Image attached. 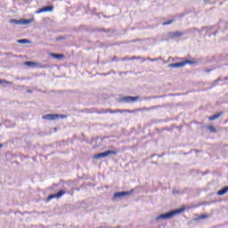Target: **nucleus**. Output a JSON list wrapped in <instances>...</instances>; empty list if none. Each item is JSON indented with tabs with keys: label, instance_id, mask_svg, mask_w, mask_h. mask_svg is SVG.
I'll return each instance as SVG.
<instances>
[{
	"label": "nucleus",
	"instance_id": "nucleus-7",
	"mask_svg": "<svg viewBox=\"0 0 228 228\" xmlns=\"http://www.w3.org/2000/svg\"><path fill=\"white\" fill-rule=\"evenodd\" d=\"M188 32L186 31H175V32H168L167 37L168 38H171V40H174V38H181V37H183V35H186Z\"/></svg>",
	"mask_w": 228,
	"mask_h": 228
},
{
	"label": "nucleus",
	"instance_id": "nucleus-39",
	"mask_svg": "<svg viewBox=\"0 0 228 228\" xmlns=\"http://www.w3.org/2000/svg\"><path fill=\"white\" fill-rule=\"evenodd\" d=\"M117 57H114V58H112L111 59V61H115V59H116Z\"/></svg>",
	"mask_w": 228,
	"mask_h": 228
},
{
	"label": "nucleus",
	"instance_id": "nucleus-25",
	"mask_svg": "<svg viewBox=\"0 0 228 228\" xmlns=\"http://www.w3.org/2000/svg\"><path fill=\"white\" fill-rule=\"evenodd\" d=\"M0 85H12V82L4 80V79H1Z\"/></svg>",
	"mask_w": 228,
	"mask_h": 228
},
{
	"label": "nucleus",
	"instance_id": "nucleus-18",
	"mask_svg": "<svg viewBox=\"0 0 228 228\" xmlns=\"http://www.w3.org/2000/svg\"><path fill=\"white\" fill-rule=\"evenodd\" d=\"M200 33V35L202 33V31H200L199 28H189L186 33H195V32Z\"/></svg>",
	"mask_w": 228,
	"mask_h": 228
},
{
	"label": "nucleus",
	"instance_id": "nucleus-34",
	"mask_svg": "<svg viewBox=\"0 0 228 228\" xmlns=\"http://www.w3.org/2000/svg\"><path fill=\"white\" fill-rule=\"evenodd\" d=\"M216 81H217V82H219V81H224V79H222V77H219V78H217Z\"/></svg>",
	"mask_w": 228,
	"mask_h": 228
},
{
	"label": "nucleus",
	"instance_id": "nucleus-11",
	"mask_svg": "<svg viewBox=\"0 0 228 228\" xmlns=\"http://www.w3.org/2000/svg\"><path fill=\"white\" fill-rule=\"evenodd\" d=\"M31 22H35V18L29 20L21 19V26H28V24H31Z\"/></svg>",
	"mask_w": 228,
	"mask_h": 228
},
{
	"label": "nucleus",
	"instance_id": "nucleus-10",
	"mask_svg": "<svg viewBox=\"0 0 228 228\" xmlns=\"http://www.w3.org/2000/svg\"><path fill=\"white\" fill-rule=\"evenodd\" d=\"M211 29H213V27H208V28H206V27H203L202 28V31H206L208 37H212V35H214V37H216V33L217 31H215L214 33H211Z\"/></svg>",
	"mask_w": 228,
	"mask_h": 228
},
{
	"label": "nucleus",
	"instance_id": "nucleus-28",
	"mask_svg": "<svg viewBox=\"0 0 228 228\" xmlns=\"http://www.w3.org/2000/svg\"><path fill=\"white\" fill-rule=\"evenodd\" d=\"M147 60H148L149 61L154 62V61H158L159 59H158V58L151 59V57H148Z\"/></svg>",
	"mask_w": 228,
	"mask_h": 228
},
{
	"label": "nucleus",
	"instance_id": "nucleus-37",
	"mask_svg": "<svg viewBox=\"0 0 228 228\" xmlns=\"http://www.w3.org/2000/svg\"><path fill=\"white\" fill-rule=\"evenodd\" d=\"M135 60H142V57H136Z\"/></svg>",
	"mask_w": 228,
	"mask_h": 228
},
{
	"label": "nucleus",
	"instance_id": "nucleus-33",
	"mask_svg": "<svg viewBox=\"0 0 228 228\" xmlns=\"http://www.w3.org/2000/svg\"><path fill=\"white\" fill-rule=\"evenodd\" d=\"M144 111H151V110H149V108H143Z\"/></svg>",
	"mask_w": 228,
	"mask_h": 228
},
{
	"label": "nucleus",
	"instance_id": "nucleus-14",
	"mask_svg": "<svg viewBox=\"0 0 228 228\" xmlns=\"http://www.w3.org/2000/svg\"><path fill=\"white\" fill-rule=\"evenodd\" d=\"M52 58H54L55 60H61V58H65L64 54H60V53H50Z\"/></svg>",
	"mask_w": 228,
	"mask_h": 228
},
{
	"label": "nucleus",
	"instance_id": "nucleus-24",
	"mask_svg": "<svg viewBox=\"0 0 228 228\" xmlns=\"http://www.w3.org/2000/svg\"><path fill=\"white\" fill-rule=\"evenodd\" d=\"M130 102H135V101H138L140 99V96H129Z\"/></svg>",
	"mask_w": 228,
	"mask_h": 228
},
{
	"label": "nucleus",
	"instance_id": "nucleus-41",
	"mask_svg": "<svg viewBox=\"0 0 228 228\" xmlns=\"http://www.w3.org/2000/svg\"><path fill=\"white\" fill-rule=\"evenodd\" d=\"M3 147V144L0 143V149Z\"/></svg>",
	"mask_w": 228,
	"mask_h": 228
},
{
	"label": "nucleus",
	"instance_id": "nucleus-23",
	"mask_svg": "<svg viewBox=\"0 0 228 228\" xmlns=\"http://www.w3.org/2000/svg\"><path fill=\"white\" fill-rule=\"evenodd\" d=\"M18 44H30L31 42L28 39H19L17 40Z\"/></svg>",
	"mask_w": 228,
	"mask_h": 228
},
{
	"label": "nucleus",
	"instance_id": "nucleus-40",
	"mask_svg": "<svg viewBox=\"0 0 228 228\" xmlns=\"http://www.w3.org/2000/svg\"><path fill=\"white\" fill-rule=\"evenodd\" d=\"M43 69H47V66H43Z\"/></svg>",
	"mask_w": 228,
	"mask_h": 228
},
{
	"label": "nucleus",
	"instance_id": "nucleus-19",
	"mask_svg": "<svg viewBox=\"0 0 228 228\" xmlns=\"http://www.w3.org/2000/svg\"><path fill=\"white\" fill-rule=\"evenodd\" d=\"M204 218H208V215H200V216H198V217H195L194 218V221L195 222H199V221H200V220H204Z\"/></svg>",
	"mask_w": 228,
	"mask_h": 228
},
{
	"label": "nucleus",
	"instance_id": "nucleus-6",
	"mask_svg": "<svg viewBox=\"0 0 228 228\" xmlns=\"http://www.w3.org/2000/svg\"><path fill=\"white\" fill-rule=\"evenodd\" d=\"M117 156L118 154V151H107L104 152L98 153L96 155H94V159H101V158H107V156L110 155Z\"/></svg>",
	"mask_w": 228,
	"mask_h": 228
},
{
	"label": "nucleus",
	"instance_id": "nucleus-5",
	"mask_svg": "<svg viewBox=\"0 0 228 228\" xmlns=\"http://www.w3.org/2000/svg\"><path fill=\"white\" fill-rule=\"evenodd\" d=\"M43 120H59V118H67L63 114H46L42 116Z\"/></svg>",
	"mask_w": 228,
	"mask_h": 228
},
{
	"label": "nucleus",
	"instance_id": "nucleus-32",
	"mask_svg": "<svg viewBox=\"0 0 228 228\" xmlns=\"http://www.w3.org/2000/svg\"><path fill=\"white\" fill-rule=\"evenodd\" d=\"M56 40H57V42H59V40H63V37H59L56 38Z\"/></svg>",
	"mask_w": 228,
	"mask_h": 228
},
{
	"label": "nucleus",
	"instance_id": "nucleus-35",
	"mask_svg": "<svg viewBox=\"0 0 228 228\" xmlns=\"http://www.w3.org/2000/svg\"><path fill=\"white\" fill-rule=\"evenodd\" d=\"M223 81H228V77H225Z\"/></svg>",
	"mask_w": 228,
	"mask_h": 228
},
{
	"label": "nucleus",
	"instance_id": "nucleus-42",
	"mask_svg": "<svg viewBox=\"0 0 228 228\" xmlns=\"http://www.w3.org/2000/svg\"><path fill=\"white\" fill-rule=\"evenodd\" d=\"M144 99H151V97H146V98H144Z\"/></svg>",
	"mask_w": 228,
	"mask_h": 228
},
{
	"label": "nucleus",
	"instance_id": "nucleus-15",
	"mask_svg": "<svg viewBox=\"0 0 228 228\" xmlns=\"http://www.w3.org/2000/svg\"><path fill=\"white\" fill-rule=\"evenodd\" d=\"M97 31H103V33H115L114 28H98Z\"/></svg>",
	"mask_w": 228,
	"mask_h": 228
},
{
	"label": "nucleus",
	"instance_id": "nucleus-16",
	"mask_svg": "<svg viewBox=\"0 0 228 228\" xmlns=\"http://www.w3.org/2000/svg\"><path fill=\"white\" fill-rule=\"evenodd\" d=\"M5 127H15V122H12L10 119L5 120Z\"/></svg>",
	"mask_w": 228,
	"mask_h": 228
},
{
	"label": "nucleus",
	"instance_id": "nucleus-26",
	"mask_svg": "<svg viewBox=\"0 0 228 228\" xmlns=\"http://www.w3.org/2000/svg\"><path fill=\"white\" fill-rule=\"evenodd\" d=\"M172 22H174V20H167L166 22H163L162 24H163V26H168V25L172 24Z\"/></svg>",
	"mask_w": 228,
	"mask_h": 228
},
{
	"label": "nucleus",
	"instance_id": "nucleus-13",
	"mask_svg": "<svg viewBox=\"0 0 228 228\" xmlns=\"http://www.w3.org/2000/svg\"><path fill=\"white\" fill-rule=\"evenodd\" d=\"M9 22L10 24H15L16 26H22V20L11 19Z\"/></svg>",
	"mask_w": 228,
	"mask_h": 228
},
{
	"label": "nucleus",
	"instance_id": "nucleus-8",
	"mask_svg": "<svg viewBox=\"0 0 228 228\" xmlns=\"http://www.w3.org/2000/svg\"><path fill=\"white\" fill-rule=\"evenodd\" d=\"M65 193H67L65 191H59L55 194H51L47 197L46 202H50V200H53V199H61Z\"/></svg>",
	"mask_w": 228,
	"mask_h": 228
},
{
	"label": "nucleus",
	"instance_id": "nucleus-45",
	"mask_svg": "<svg viewBox=\"0 0 228 228\" xmlns=\"http://www.w3.org/2000/svg\"><path fill=\"white\" fill-rule=\"evenodd\" d=\"M2 124L0 123V127H1Z\"/></svg>",
	"mask_w": 228,
	"mask_h": 228
},
{
	"label": "nucleus",
	"instance_id": "nucleus-20",
	"mask_svg": "<svg viewBox=\"0 0 228 228\" xmlns=\"http://www.w3.org/2000/svg\"><path fill=\"white\" fill-rule=\"evenodd\" d=\"M119 102H130L129 96H123L119 99Z\"/></svg>",
	"mask_w": 228,
	"mask_h": 228
},
{
	"label": "nucleus",
	"instance_id": "nucleus-38",
	"mask_svg": "<svg viewBox=\"0 0 228 228\" xmlns=\"http://www.w3.org/2000/svg\"><path fill=\"white\" fill-rule=\"evenodd\" d=\"M204 3H209V0H203Z\"/></svg>",
	"mask_w": 228,
	"mask_h": 228
},
{
	"label": "nucleus",
	"instance_id": "nucleus-2",
	"mask_svg": "<svg viewBox=\"0 0 228 228\" xmlns=\"http://www.w3.org/2000/svg\"><path fill=\"white\" fill-rule=\"evenodd\" d=\"M197 61H190V60H185L181 62H176V63H171L168 64V68L169 69H181L183 67H184V65H197Z\"/></svg>",
	"mask_w": 228,
	"mask_h": 228
},
{
	"label": "nucleus",
	"instance_id": "nucleus-36",
	"mask_svg": "<svg viewBox=\"0 0 228 228\" xmlns=\"http://www.w3.org/2000/svg\"><path fill=\"white\" fill-rule=\"evenodd\" d=\"M130 60H136V57L133 56L132 58H130Z\"/></svg>",
	"mask_w": 228,
	"mask_h": 228
},
{
	"label": "nucleus",
	"instance_id": "nucleus-44",
	"mask_svg": "<svg viewBox=\"0 0 228 228\" xmlns=\"http://www.w3.org/2000/svg\"><path fill=\"white\" fill-rule=\"evenodd\" d=\"M28 93H31V91H30V90H28Z\"/></svg>",
	"mask_w": 228,
	"mask_h": 228
},
{
	"label": "nucleus",
	"instance_id": "nucleus-31",
	"mask_svg": "<svg viewBox=\"0 0 228 228\" xmlns=\"http://www.w3.org/2000/svg\"><path fill=\"white\" fill-rule=\"evenodd\" d=\"M173 195H177V193H179V191H177V190H173Z\"/></svg>",
	"mask_w": 228,
	"mask_h": 228
},
{
	"label": "nucleus",
	"instance_id": "nucleus-22",
	"mask_svg": "<svg viewBox=\"0 0 228 228\" xmlns=\"http://www.w3.org/2000/svg\"><path fill=\"white\" fill-rule=\"evenodd\" d=\"M24 64L27 65L28 67H36L37 62H35V61H25Z\"/></svg>",
	"mask_w": 228,
	"mask_h": 228
},
{
	"label": "nucleus",
	"instance_id": "nucleus-43",
	"mask_svg": "<svg viewBox=\"0 0 228 228\" xmlns=\"http://www.w3.org/2000/svg\"><path fill=\"white\" fill-rule=\"evenodd\" d=\"M145 61V59L142 60V63Z\"/></svg>",
	"mask_w": 228,
	"mask_h": 228
},
{
	"label": "nucleus",
	"instance_id": "nucleus-17",
	"mask_svg": "<svg viewBox=\"0 0 228 228\" xmlns=\"http://www.w3.org/2000/svg\"><path fill=\"white\" fill-rule=\"evenodd\" d=\"M227 191H228V186H225L217 191V195H219V196L225 195V193H227Z\"/></svg>",
	"mask_w": 228,
	"mask_h": 228
},
{
	"label": "nucleus",
	"instance_id": "nucleus-30",
	"mask_svg": "<svg viewBox=\"0 0 228 228\" xmlns=\"http://www.w3.org/2000/svg\"><path fill=\"white\" fill-rule=\"evenodd\" d=\"M158 108H159V106H151V107H149L148 110H158Z\"/></svg>",
	"mask_w": 228,
	"mask_h": 228
},
{
	"label": "nucleus",
	"instance_id": "nucleus-3",
	"mask_svg": "<svg viewBox=\"0 0 228 228\" xmlns=\"http://www.w3.org/2000/svg\"><path fill=\"white\" fill-rule=\"evenodd\" d=\"M93 113H97L98 115H104L106 113H131V110H112L111 109H102L97 111H93Z\"/></svg>",
	"mask_w": 228,
	"mask_h": 228
},
{
	"label": "nucleus",
	"instance_id": "nucleus-27",
	"mask_svg": "<svg viewBox=\"0 0 228 228\" xmlns=\"http://www.w3.org/2000/svg\"><path fill=\"white\" fill-rule=\"evenodd\" d=\"M121 61H131V58H129V57H123V58H121Z\"/></svg>",
	"mask_w": 228,
	"mask_h": 228
},
{
	"label": "nucleus",
	"instance_id": "nucleus-4",
	"mask_svg": "<svg viewBox=\"0 0 228 228\" xmlns=\"http://www.w3.org/2000/svg\"><path fill=\"white\" fill-rule=\"evenodd\" d=\"M134 192V189H131L130 191H119V192H116L113 194V197L111 199V200L113 202L118 200V199H122V197H127L129 195H132Z\"/></svg>",
	"mask_w": 228,
	"mask_h": 228
},
{
	"label": "nucleus",
	"instance_id": "nucleus-12",
	"mask_svg": "<svg viewBox=\"0 0 228 228\" xmlns=\"http://www.w3.org/2000/svg\"><path fill=\"white\" fill-rule=\"evenodd\" d=\"M224 115V112H218L211 117H208V120H216L217 118H220Z\"/></svg>",
	"mask_w": 228,
	"mask_h": 228
},
{
	"label": "nucleus",
	"instance_id": "nucleus-1",
	"mask_svg": "<svg viewBox=\"0 0 228 228\" xmlns=\"http://www.w3.org/2000/svg\"><path fill=\"white\" fill-rule=\"evenodd\" d=\"M185 208L183 207L181 208H177L175 210H171L170 212H167L166 214H162L155 218L156 222H159V220H170L173 216H175L177 215H181V213H184Z\"/></svg>",
	"mask_w": 228,
	"mask_h": 228
},
{
	"label": "nucleus",
	"instance_id": "nucleus-29",
	"mask_svg": "<svg viewBox=\"0 0 228 228\" xmlns=\"http://www.w3.org/2000/svg\"><path fill=\"white\" fill-rule=\"evenodd\" d=\"M213 70H215V69H204V72H206L207 74H209V72H213Z\"/></svg>",
	"mask_w": 228,
	"mask_h": 228
},
{
	"label": "nucleus",
	"instance_id": "nucleus-9",
	"mask_svg": "<svg viewBox=\"0 0 228 228\" xmlns=\"http://www.w3.org/2000/svg\"><path fill=\"white\" fill-rule=\"evenodd\" d=\"M53 10H54V7L53 5H48L36 11L35 13H45V12H53Z\"/></svg>",
	"mask_w": 228,
	"mask_h": 228
},
{
	"label": "nucleus",
	"instance_id": "nucleus-21",
	"mask_svg": "<svg viewBox=\"0 0 228 228\" xmlns=\"http://www.w3.org/2000/svg\"><path fill=\"white\" fill-rule=\"evenodd\" d=\"M205 127H206V129H208V131H210V133H216V128H215V126H207Z\"/></svg>",
	"mask_w": 228,
	"mask_h": 228
}]
</instances>
